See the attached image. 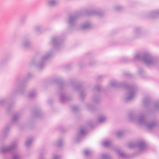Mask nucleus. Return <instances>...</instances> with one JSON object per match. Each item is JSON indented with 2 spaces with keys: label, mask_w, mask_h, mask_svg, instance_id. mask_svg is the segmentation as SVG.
<instances>
[{
  "label": "nucleus",
  "mask_w": 159,
  "mask_h": 159,
  "mask_svg": "<svg viewBox=\"0 0 159 159\" xmlns=\"http://www.w3.org/2000/svg\"><path fill=\"white\" fill-rule=\"evenodd\" d=\"M143 105L145 106H148L150 104V99L149 98H145L143 101Z\"/></svg>",
  "instance_id": "nucleus-25"
},
{
  "label": "nucleus",
  "mask_w": 159,
  "mask_h": 159,
  "mask_svg": "<svg viewBox=\"0 0 159 159\" xmlns=\"http://www.w3.org/2000/svg\"><path fill=\"white\" fill-rule=\"evenodd\" d=\"M58 3L57 0H47L46 4L49 7H53Z\"/></svg>",
  "instance_id": "nucleus-20"
},
{
  "label": "nucleus",
  "mask_w": 159,
  "mask_h": 159,
  "mask_svg": "<svg viewBox=\"0 0 159 159\" xmlns=\"http://www.w3.org/2000/svg\"><path fill=\"white\" fill-rule=\"evenodd\" d=\"M53 55V51H48L41 57L32 59L29 62V65L34 66L38 69L41 70L44 67L45 61L52 57Z\"/></svg>",
  "instance_id": "nucleus-4"
},
{
  "label": "nucleus",
  "mask_w": 159,
  "mask_h": 159,
  "mask_svg": "<svg viewBox=\"0 0 159 159\" xmlns=\"http://www.w3.org/2000/svg\"><path fill=\"white\" fill-rule=\"evenodd\" d=\"M7 102V100L5 98L0 99V106L5 105Z\"/></svg>",
  "instance_id": "nucleus-35"
},
{
  "label": "nucleus",
  "mask_w": 159,
  "mask_h": 159,
  "mask_svg": "<svg viewBox=\"0 0 159 159\" xmlns=\"http://www.w3.org/2000/svg\"><path fill=\"white\" fill-rule=\"evenodd\" d=\"M103 77V76H99L98 77V80H101L102 78Z\"/></svg>",
  "instance_id": "nucleus-48"
},
{
  "label": "nucleus",
  "mask_w": 159,
  "mask_h": 159,
  "mask_svg": "<svg viewBox=\"0 0 159 159\" xmlns=\"http://www.w3.org/2000/svg\"><path fill=\"white\" fill-rule=\"evenodd\" d=\"M87 130L86 127L81 128L75 136L74 140L75 142L78 143L80 141L84 138Z\"/></svg>",
  "instance_id": "nucleus-11"
},
{
  "label": "nucleus",
  "mask_w": 159,
  "mask_h": 159,
  "mask_svg": "<svg viewBox=\"0 0 159 159\" xmlns=\"http://www.w3.org/2000/svg\"><path fill=\"white\" fill-rule=\"evenodd\" d=\"M33 113L35 117H38L40 116L41 114V112L40 109H39L34 111Z\"/></svg>",
  "instance_id": "nucleus-31"
},
{
  "label": "nucleus",
  "mask_w": 159,
  "mask_h": 159,
  "mask_svg": "<svg viewBox=\"0 0 159 159\" xmlns=\"http://www.w3.org/2000/svg\"><path fill=\"white\" fill-rule=\"evenodd\" d=\"M25 85L23 83L20 84L13 90L11 93V96H13L17 94H23L25 90Z\"/></svg>",
  "instance_id": "nucleus-12"
},
{
  "label": "nucleus",
  "mask_w": 159,
  "mask_h": 159,
  "mask_svg": "<svg viewBox=\"0 0 159 159\" xmlns=\"http://www.w3.org/2000/svg\"><path fill=\"white\" fill-rule=\"evenodd\" d=\"M93 122H90L89 123L88 125L89 126L91 127L93 125Z\"/></svg>",
  "instance_id": "nucleus-49"
},
{
  "label": "nucleus",
  "mask_w": 159,
  "mask_h": 159,
  "mask_svg": "<svg viewBox=\"0 0 159 159\" xmlns=\"http://www.w3.org/2000/svg\"><path fill=\"white\" fill-rule=\"evenodd\" d=\"M124 9V7L121 5H117L114 7V9L116 11H120Z\"/></svg>",
  "instance_id": "nucleus-34"
},
{
  "label": "nucleus",
  "mask_w": 159,
  "mask_h": 159,
  "mask_svg": "<svg viewBox=\"0 0 159 159\" xmlns=\"http://www.w3.org/2000/svg\"><path fill=\"white\" fill-rule=\"evenodd\" d=\"M110 85L112 87H124L126 89L128 90L125 99L126 101L133 100L136 97L137 87L135 85H129L126 84L119 82L115 80L111 81L110 83Z\"/></svg>",
  "instance_id": "nucleus-3"
},
{
  "label": "nucleus",
  "mask_w": 159,
  "mask_h": 159,
  "mask_svg": "<svg viewBox=\"0 0 159 159\" xmlns=\"http://www.w3.org/2000/svg\"><path fill=\"white\" fill-rule=\"evenodd\" d=\"M85 108L88 110L89 111H92V110L93 108L89 103H86L85 105Z\"/></svg>",
  "instance_id": "nucleus-39"
},
{
  "label": "nucleus",
  "mask_w": 159,
  "mask_h": 159,
  "mask_svg": "<svg viewBox=\"0 0 159 159\" xmlns=\"http://www.w3.org/2000/svg\"><path fill=\"white\" fill-rule=\"evenodd\" d=\"M93 27V24L89 20H87L82 23L80 26L81 29H87L91 28Z\"/></svg>",
  "instance_id": "nucleus-16"
},
{
  "label": "nucleus",
  "mask_w": 159,
  "mask_h": 159,
  "mask_svg": "<svg viewBox=\"0 0 159 159\" xmlns=\"http://www.w3.org/2000/svg\"><path fill=\"white\" fill-rule=\"evenodd\" d=\"M91 151L88 149H86L84 151V154L87 156H88L91 154Z\"/></svg>",
  "instance_id": "nucleus-42"
},
{
  "label": "nucleus",
  "mask_w": 159,
  "mask_h": 159,
  "mask_svg": "<svg viewBox=\"0 0 159 159\" xmlns=\"http://www.w3.org/2000/svg\"><path fill=\"white\" fill-rule=\"evenodd\" d=\"M31 43L30 39L28 38H24L21 40L20 46L23 49H27L30 47Z\"/></svg>",
  "instance_id": "nucleus-14"
},
{
  "label": "nucleus",
  "mask_w": 159,
  "mask_h": 159,
  "mask_svg": "<svg viewBox=\"0 0 159 159\" xmlns=\"http://www.w3.org/2000/svg\"><path fill=\"white\" fill-rule=\"evenodd\" d=\"M41 159H45L44 158L42 157Z\"/></svg>",
  "instance_id": "nucleus-51"
},
{
  "label": "nucleus",
  "mask_w": 159,
  "mask_h": 159,
  "mask_svg": "<svg viewBox=\"0 0 159 159\" xmlns=\"http://www.w3.org/2000/svg\"><path fill=\"white\" fill-rule=\"evenodd\" d=\"M26 20V17H22L20 18V22L21 24H24Z\"/></svg>",
  "instance_id": "nucleus-41"
},
{
  "label": "nucleus",
  "mask_w": 159,
  "mask_h": 159,
  "mask_svg": "<svg viewBox=\"0 0 159 159\" xmlns=\"http://www.w3.org/2000/svg\"><path fill=\"white\" fill-rule=\"evenodd\" d=\"M106 118L105 116H99L98 119V122L99 123H103L106 121Z\"/></svg>",
  "instance_id": "nucleus-30"
},
{
  "label": "nucleus",
  "mask_w": 159,
  "mask_h": 159,
  "mask_svg": "<svg viewBox=\"0 0 159 159\" xmlns=\"http://www.w3.org/2000/svg\"><path fill=\"white\" fill-rule=\"evenodd\" d=\"M117 153L119 156L121 157L125 158L126 157V155L123 152H121L120 151L118 150L117 151Z\"/></svg>",
  "instance_id": "nucleus-37"
},
{
  "label": "nucleus",
  "mask_w": 159,
  "mask_h": 159,
  "mask_svg": "<svg viewBox=\"0 0 159 159\" xmlns=\"http://www.w3.org/2000/svg\"><path fill=\"white\" fill-rule=\"evenodd\" d=\"M61 155L57 154H53L52 155L51 159H61Z\"/></svg>",
  "instance_id": "nucleus-32"
},
{
  "label": "nucleus",
  "mask_w": 159,
  "mask_h": 159,
  "mask_svg": "<svg viewBox=\"0 0 159 159\" xmlns=\"http://www.w3.org/2000/svg\"><path fill=\"white\" fill-rule=\"evenodd\" d=\"M147 115V112L140 113L138 115L134 113L130 112L128 115V118L130 121L144 125L148 129L156 127L158 124L157 120L154 119L147 122L146 119Z\"/></svg>",
  "instance_id": "nucleus-1"
},
{
  "label": "nucleus",
  "mask_w": 159,
  "mask_h": 159,
  "mask_svg": "<svg viewBox=\"0 0 159 159\" xmlns=\"http://www.w3.org/2000/svg\"><path fill=\"white\" fill-rule=\"evenodd\" d=\"M148 17L151 18H155L159 16V9L152 11L148 12Z\"/></svg>",
  "instance_id": "nucleus-18"
},
{
  "label": "nucleus",
  "mask_w": 159,
  "mask_h": 159,
  "mask_svg": "<svg viewBox=\"0 0 159 159\" xmlns=\"http://www.w3.org/2000/svg\"><path fill=\"white\" fill-rule=\"evenodd\" d=\"M10 127V125H7L4 127L0 132V140H3L7 137Z\"/></svg>",
  "instance_id": "nucleus-13"
},
{
  "label": "nucleus",
  "mask_w": 159,
  "mask_h": 159,
  "mask_svg": "<svg viewBox=\"0 0 159 159\" xmlns=\"http://www.w3.org/2000/svg\"><path fill=\"white\" fill-rule=\"evenodd\" d=\"M32 76V74L31 73H28L25 78V79L27 80Z\"/></svg>",
  "instance_id": "nucleus-45"
},
{
  "label": "nucleus",
  "mask_w": 159,
  "mask_h": 159,
  "mask_svg": "<svg viewBox=\"0 0 159 159\" xmlns=\"http://www.w3.org/2000/svg\"><path fill=\"white\" fill-rule=\"evenodd\" d=\"M13 106V104H10L7 107V111H9L11 109Z\"/></svg>",
  "instance_id": "nucleus-47"
},
{
  "label": "nucleus",
  "mask_w": 159,
  "mask_h": 159,
  "mask_svg": "<svg viewBox=\"0 0 159 159\" xmlns=\"http://www.w3.org/2000/svg\"><path fill=\"white\" fill-rule=\"evenodd\" d=\"M22 115V113L21 112H18L15 114L13 115L12 119V122L14 123H16Z\"/></svg>",
  "instance_id": "nucleus-19"
},
{
  "label": "nucleus",
  "mask_w": 159,
  "mask_h": 159,
  "mask_svg": "<svg viewBox=\"0 0 159 159\" xmlns=\"http://www.w3.org/2000/svg\"><path fill=\"white\" fill-rule=\"evenodd\" d=\"M70 83L75 90L80 92V96L82 98H85L87 94L86 90L83 88L82 85L77 84L74 80L71 81Z\"/></svg>",
  "instance_id": "nucleus-8"
},
{
  "label": "nucleus",
  "mask_w": 159,
  "mask_h": 159,
  "mask_svg": "<svg viewBox=\"0 0 159 159\" xmlns=\"http://www.w3.org/2000/svg\"><path fill=\"white\" fill-rule=\"evenodd\" d=\"M132 60L129 59L127 57H122L121 58L120 61L121 62L128 63L131 61Z\"/></svg>",
  "instance_id": "nucleus-27"
},
{
  "label": "nucleus",
  "mask_w": 159,
  "mask_h": 159,
  "mask_svg": "<svg viewBox=\"0 0 159 159\" xmlns=\"http://www.w3.org/2000/svg\"><path fill=\"white\" fill-rule=\"evenodd\" d=\"M93 64V63H89V65H90V66H92V65Z\"/></svg>",
  "instance_id": "nucleus-50"
},
{
  "label": "nucleus",
  "mask_w": 159,
  "mask_h": 159,
  "mask_svg": "<svg viewBox=\"0 0 159 159\" xmlns=\"http://www.w3.org/2000/svg\"><path fill=\"white\" fill-rule=\"evenodd\" d=\"M133 60L143 61L148 66L154 65L156 62L155 58L148 51L135 53L133 56Z\"/></svg>",
  "instance_id": "nucleus-5"
},
{
  "label": "nucleus",
  "mask_w": 159,
  "mask_h": 159,
  "mask_svg": "<svg viewBox=\"0 0 159 159\" xmlns=\"http://www.w3.org/2000/svg\"><path fill=\"white\" fill-rule=\"evenodd\" d=\"M56 145L58 147L62 146L64 144V141L62 139H59L56 142Z\"/></svg>",
  "instance_id": "nucleus-26"
},
{
  "label": "nucleus",
  "mask_w": 159,
  "mask_h": 159,
  "mask_svg": "<svg viewBox=\"0 0 159 159\" xmlns=\"http://www.w3.org/2000/svg\"><path fill=\"white\" fill-rule=\"evenodd\" d=\"M37 95V93L35 90H33L31 91L29 94V97L31 98H33Z\"/></svg>",
  "instance_id": "nucleus-28"
},
{
  "label": "nucleus",
  "mask_w": 159,
  "mask_h": 159,
  "mask_svg": "<svg viewBox=\"0 0 159 159\" xmlns=\"http://www.w3.org/2000/svg\"><path fill=\"white\" fill-rule=\"evenodd\" d=\"M6 62V60L3 59L0 60V67L3 66Z\"/></svg>",
  "instance_id": "nucleus-40"
},
{
  "label": "nucleus",
  "mask_w": 159,
  "mask_h": 159,
  "mask_svg": "<svg viewBox=\"0 0 159 159\" xmlns=\"http://www.w3.org/2000/svg\"><path fill=\"white\" fill-rule=\"evenodd\" d=\"M63 40V38L60 36H54L52 37L50 44L55 50H58L61 47Z\"/></svg>",
  "instance_id": "nucleus-7"
},
{
  "label": "nucleus",
  "mask_w": 159,
  "mask_h": 159,
  "mask_svg": "<svg viewBox=\"0 0 159 159\" xmlns=\"http://www.w3.org/2000/svg\"><path fill=\"white\" fill-rule=\"evenodd\" d=\"M102 144L106 147H109L111 146V143L109 140H107L103 141Z\"/></svg>",
  "instance_id": "nucleus-29"
},
{
  "label": "nucleus",
  "mask_w": 159,
  "mask_h": 159,
  "mask_svg": "<svg viewBox=\"0 0 159 159\" xmlns=\"http://www.w3.org/2000/svg\"><path fill=\"white\" fill-rule=\"evenodd\" d=\"M87 14L89 16L90 15H98L99 16H102L104 15V13L102 11H98L97 10H90L87 11Z\"/></svg>",
  "instance_id": "nucleus-17"
},
{
  "label": "nucleus",
  "mask_w": 159,
  "mask_h": 159,
  "mask_svg": "<svg viewBox=\"0 0 159 159\" xmlns=\"http://www.w3.org/2000/svg\"><path fill=\"white\" fill-rule=\"evenodd\" d=\"M136 147L140 151H144L147 148V143L144 141H139L136 143Z\"/></svg>",
  "instance_id": "nucleus-15"
},
{
  "label": "nucleus",
  "mask_w": 159,
  "mask_h": 159,
  "mask_svg": "<svg viewBox=\"0 0 159 159\" xmlns=\"http://www.w3.org/2000/svg\"><path fill=\"white\" fill-rule=\"evenodd\" d=\"M138 74L142 76H143L145 73L144 70L141 68L139 69L138 71Z\"/></svg>",
  "instance_id": "nucleus-38"
},
{
  "label": "nucleus",
  "mask_w": 159,
  "mask_h": 159,
  "mask_svg": "<svg viewBox=\"0 0 159 159\" xmlns=\"http://www.w3.org/2000/svg\"><path fill=\"white\" fill-rule=\"evenodd\" d=\"M152 109L151 111H157L159 112V101L155 102L154 103Z\"/></svg>",
  "instance_id": "nucleus-23"
},
{
  "label": "nucleus",
  "mask_w": 159,
  "mask_h": 159,
  "mask_svg": "<svg viewBox=\"0 0 159 159\" xmlns=\"http://www.w3.org/2000/svg\"><path fill=\"white\" fill-rule=\"evenodd\" d=\"M43 30V26L40 25H37L35 26L34 28V30L35 32L40 33L42 32Z\"/></svg>",
  "instance_id": "nucleus-22"
},
{
  "label": "nucleus",
  "mask_w": 159,
  "mask_h": 159,
  "mask_svg": "<svg viewBox=\"0 0 159 159\" xmlns=\"http://www.w3.org/2000/svg\"><path fill=\"white\" fill-rule=\"evenodd\" d=\"M143 32V29L140 27H136L134 28L132 33L131 39H135L139 38Z\"/></svg>",
  "instance_id": "nucleus-10"
},
{
  "label": "nucleus",
  "mask_w": 159,
  "mask_h": 159,
  "mask_svg": "<svg viewBox=\"0 0 159 159\" xmlns=\"http://www.w3.org/2000/svg\"><path fill=\"white\" fill-rule=\"evenodd\" d=\"M18 146L17 142L14 141L8 145L1 147L0 151L2 153H7L14 150L11 152V157H4V159H22V153L20 150L17 149Z\"/></svg>",
  "instance_id": "nucleus-2"
},
{
  "label": "nucleus",
  "mask_w": 159,
  "mask_h": 159,
  "mask_svg": "<svg viewBox=\"0 0 159 159\" xmlns=\"http://www.w3.org/2000/svg\"><path fill=\"white\" fill-rule=\"evenodd\" d=\"M81 15L80 13H78L71 15L68 17L67 23L70 28L72 29L74 28L76 25L77 20Z\"/></svg>",
  "instance_id": "nucleus-9"
},
{
  "label": "nucleus",
  "mask_w": 159,
  "mask_h": 159,
  "mask_svg": "<svg viewBox=\"0 0 159 159\" xmlns=\"http://www.w3.org/2000/svg\"><path fill=\"white\" fill-rule=\"evenodd\" d=\"M124 134V131L122 130L118 131L116 133L117 137L118 138L121 137Z\"/></svg>",
  "instance_id": "nucleus-33"
},
{
  "label": "nucleus",
  "mask_w": 159,
  "mask_h": 159,
  "mask_svg": "<svg viewBox=\"0 0 159 159\" xmlns=\"http://www.w3.org/2000/svg\"><path fill=\"white\" fill-rule=\"evenodd\" d=\"M102 159H111L109 155L107 154H102Z\"/></svg>",
  "instance_id": "nucleus-36"
},
{
  "label": "nucleus",
  "mask_w": 159,
  "mask_h": 159,
  "mask_svg": "<svg viewBox=\"0 0 159 159\" xmlns=\"http://www.w3.org/2000/svg\"><path fill=\"white\" fill-rule=\"evenodd\" d=\"M62 77H57L55 78L53 81L54 83L59 84L60 99L61 102L64 103L72 99V97L70 96L66 95V93L63 91V90L66 84L62 81Z\"/></svg>",
  "instance_id": "nucleus-6"
},
{
  "label": "nucleus",
  "mask_w": 159,
  "mask_h": 159,
  "mask_svg": "<svg viewBox=\"0 0 159 159\" xmlns=\"http://www.w3.org/2000/svg\"><path fill=\"white\" fill-rule=\"evenodd\" d=\"M33 140V138L32 137L27 139L25 143V146L27 147H29L31 145Z\"/></svg>",
  "instance_id": "nucleus-24"
},
{
  "label": "nucleus",
  "mask_w": 159,
  "mask_h": 159,
  "mask_svg": "<svg viewBox=\"0 0 159 159\" xmlns=\"http://www.w3.org/2000/svg\"><path fill=\"white\" fill-rule=\"evenodd\" d=\"M136 144H135L134 143H130L128 144V147L130 148H133L136 147Z\"/></svg>",
  "instance_id": "nucleus-44"
},
{
  "label": "nucleus",
  "mask_w": 159,
  "mask_h": 159,
  "mask_svg": "<svg viewBox=\"0 0 159 159\" xmlns=\"http://www.w3.org/2000/svg\"><path fill=\"white\" fill-rule=\"evenodd\" d=\"M79 109V108L78 106H74L72 107V109L74 111H76L78 110Z\"/></svg>",
  "instance_id": "nucleus-46"
},
{
  "label": "nucleus",
  "mask_w": 159,
  "mask_h": 159,
  "mask_svg": "<svg viewBox=\"0 0 159 159\" xmlns=\"http://www.w3.org/2000/svg\"><path fill=\"white\" fill-rule=\"evenodd\" d=\"M100 100V97L98 95H95L91 98V101L94 103H98Z\"/></svg>",
  "instance_id": "nucleus-21"
},
{
  "label": "nucleus",
  "mask_w": 159,
  "mask_h": 159,
  "mask_svg": "<svg viewBox=\"0 0 159 159\" xmlns=\"http://www.w3.org/2000/svg\"><path fill=\"white\" fill-rule=\"evenodd\" d=\"M96 90L98 92H100L101 89V87L99 85H97L95 86L93 89V90Z\"/></svg>",
  "instance_id": "nucleus-43"
}]
</instances>
